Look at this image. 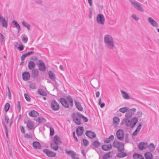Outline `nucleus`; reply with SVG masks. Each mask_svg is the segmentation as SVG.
I'll return each instance as SVG.
<instances>
[{
    "instance_id": "f257e3e1",
    "label": "nucleus",
    "mask_w": 159,
    "mask_h": 159,
    "mask_svg": "<svg viewBox=\"0 0 159 159\" xmlns=\"http://www.w3.org/2000/svg\"><path fill=\"white\" fill-rule=\"evenodd\" d=\"M104 41L106 47L109 50H112L115 47L114 42L112 36L109 34L105 35Z\"/></svg>"
},
{
    "instance_id": "f03ea898",
    "label": "nucleus",
    "mask_w": 159,
    "mask_h": 159,
    "mask_svg": "<svg viewBox=\"0 0 159 159\" xmlns=\"http://www.w3.org/2000/svg\"><path fill=\"white\" fill-rule=\"evenodd\" d=\"M60 102L62 105L66 108H68L69 106L72 107L73 103L72 98L69 96L67 97V99L63 98L60 99Z\"/></svg>"
},
{
    "instance_id": "7ed1b4c3",
    "label": "nucleus",
    "mask_w": 159,
    "mask_h": 159,
    "mask_svg": "<svg viewBox=\"0 0 159 159\" xmlns=\"http://www.w3.org/2000/svg\"><path fill=\"white\" fill-rule=\"evenodd\" d=\"M138 120V118L136 117H133L130 120L126 118L124 119V121L125 122L126 125L131 128H133L135 126Z\"/></svg>"
},
{
    "instance_id": "20e7f679",
    "label": "nucleus",
    "mask_w": 159,
    "mask_h": 159,
    "mask_svg": "<svg viewBox=\"0 0 159 159\" xmlns=\"http://www.w3.org/2000/svg\"><path fill=\"white\" fill-rule=\"evenodd\" d=\"M82 115L80 113L76 112L73 114V119L74 122L77 125L81 124V119Z\"/></svg>"
},
{
    "instance_id": "39448f33",
    "label": "nucleus",
    "mask_w": 159,
    "mask_h": 159,
    "mask_svg": "<svg viewBox=\"0 0 159 159\" xmlns=\"http://www.w3.org/2000/svg\"><path fill=\"white\" fill-rule=\"evenodd\" d=\"M131 4L138 11L141 12L144 11V9L141 4L137 2L134 0H129Z\"/></svg>"
},
{
    "instance_id": "423d86ee",
    "label": "nucleus",
    "mask_w": 159,
    "mask_h": 159,
    "mask_svg": "<svg viewBox=\"0 0 159 159\" xmlns=\"http://www.w3.org/2000/svg\"><path fill=\"white\" fill-rule=\"evenodd\" d=\"M113 146L115 148H117L119 152H122L124 150V146L123 143L120 142L117 140L114 141Z\"/></svg>"
},
{
    "instance_id": "0eeeda50",
    "label": "nucleus",
    "mask_w": 159,
    "mask_h": 159,
    "mask_svg": "<svg viewBox=\"0 0 159 159\" xmlns=\"http://www.w3.org/2000/svg\"><path fill=\"white\" fill-rule=\"evenodd\" d=\"M97 22L99 24L103 25L105 23V19L104 16L102 14H99L97 16Z\"/></svg>"
},
{
    "instance_id": "6e6552de",
    "label": "nucleus",
    "mask_w": 159,
    "mask_h": 159,
    "mask_svg": "<svg viewBox=\"0 0 159 159\" xmlns=\"http://www.w3.org/2000/svg\"><path fill=\"white\" fill-rule=\"evenodd\" d=\"M51 107L53 110L55 111L58 110L60 108L59 104L55 100H53L51 102Z\"/></svg>"
},
{
    "instance_id": "1a4fd4ad",
    "label": "nucleus",
    "mask_w": 159,
    "mask_h": 159,
    "mask_svg": "<svg viewBox=\"0 0 159 159\" xmlns=\"http://www.w3.org/2000/svg\"><path fill=\"white\" fill-rule=\"evenodd\" d=\"M136 111V109L135 108H133L130 109H129L125 114V116L127 118L131 117Z\"/></svg>"
},
{
    "instance_id": "9d476101",
    "label": "nucleus",
    "mask_w": 159,
    "mask_h": 159,
    "mask_svg": "<svg viewBox=\"0 0 159 159\" xmlns=\"http://www.w3.org/2000/svg\"><path fill=\"white\" fill-rule=\"evenodd\" d=\"M117 138L120 140H122L124 138V131L122 129H120L117 131L116 133Z\"/></svg>"
},
{
    "instance_id": "9b49d317",
    "label": "nucleus",
    "mask_w": 159,
    "mask_h": 159,
    "mask_svg": "<svg viewBox=\"0 0 159 159\" xmlns=\"http://www.w3.org/2000/svg\"><path fill=\"white\" fill-rule=\"evenodd\" d=\"M43 152L49 157H53L55 156L56 154L48 149H45L43 150Z\"/></svg>"
},
{
    "instance_id": "f8f14e48",
    "label": "nucleus",
    "mask_w": 159,
    "mask_h": 159,
    "mask_svg": "<svg viewBox=\"0 0 159 159\" xmlns=\"http://www.w3.org/2000/svg\"><path fill=\"white\" fill-rule=\"evenodd\" d=\"M38 67L39 70L42 71H44L46 70L44 63L42 60H39V61Z\"/></svg>"
},
{
    "instance_id": "ddd939ff",
    "label": "nucleus",
    "mask_w": 159,
    "mask_h": 159,
    "mask_svg": "<svg viewBox=\"0 0 159 159\" xmlns=\"http://www.w3.org/2000/svg\"><path fill=\"white\" fill-rule=\"evenodd\" d=\"M148 146L147 143L141 142L140 143L139 145V148L140 150H143L146 149Z\"/></svg>"
},
{
    "instance_id": "4468645a",
    "label": "nucleus",
    "mask_w": 159,
    "mask_h": 159,
    "mask_svg": "<svg viewBox=\"0 0 159 159\" xmlns=\"http://www.w3.org/2000/svg\"><path fill=\"white\" fill-rule=\"evenodd\" d=\"M85 134L88 137L91 139L93 138L96 136L95 134L91 131H87Z\"/></svg>"
},
{
    "instance_id": "2eb2a0df",
    "label": "nucleus",
    "mask_w": 159,
    "mask_h": 159,
    "mask_svg": "<svg viewBox=\"0 0 159 159\" xmlns=\"http://www.w3.org/2000/svg\"><path fill=\"white\" fill-rule=\"evenodd\" d=\"M22 77L24 80L27 81L30 79V74L29 72L25 71L23 73Z\"/></svg>"
},
{
    "instance_id": "dca6fc26",
    "label": "nucleus",
    "mask_w": 159,
    "mask_h": 159,
    "mask_svg": "<svg viewBox=\"0 0 159 159\" xmlns=\"http://www.w3.org/2000/svg\"><path fill=\"white\" fill-rule=\"evenodd\" d=\"M54 143L56 144H60L61 143V138L57 135L54 136L53 138Z\"/></svg>"
},
{
    "instance_id": "f3484780",
    "label": "nucleus",
    "mask_w": 159,
    "mask_h": 159,
    "mask_svg": "<svg viewBox=\"0 0 159 159\" xmlns=\"http://www.w3.org/2000/svg\"><path fill=\"white\" fill-rule=\"evenodd\" d=\"M148 20L150 24L154 27H157L158 24L152 17H149L148 19Z\"/></svg>"
},
{
    "instance_id": "a211bd4d",
    "label": "nucleus",
    "mask_w": 159,
    "mask_h": 159,
    "mask_svg": "<svg viewBox=\"0 0 159 159\" xmlns=\"http://www.w3.org/2000/svg\"><path fill=\"white\" fill-rule=\"evenodd\" d=\"M120 93L122 97L124 99L126 100H129L130 99V97L126 92H124L122 90H120Z\"/></svg>"
},
{
    "instance_id": "6ab92c4d",
    "label": "nucleus",
    "mask_w": 159,
    "mask_h": 159,
    "mask_svg": "<svg viewBox=\"0 0 159 159\" xmlns=\"http://www.w3.org/2000/svg\"><path fill=\"white\" fill-rule=\"evenodd\" d=\"M112 146L111 144L104 145L102 146V150L105 151L110 150Z\"/></svg>"
},
{
    "instance_id": "aec40b11",
    "label": "nucleus",
    "mask_w": 159,
    "mask_h": 159,
    "mask_svg": "<svg viewBox=\"0 0 159 159\" xmlns=\"http://www.w3.org/2000/svg\"><path fill=\"white\" fill-rule=\"evenodd\" d=\"M27 127L30 129H33L34 127V125L33 122L30 120H28L27 123Z\"/></svg>"
},
{
    "instance_id": "412c9836",
    "label": "nucleus",
    "mask_w": 159,
    "mask_h": 159,
    "mask_svg": "<svg viewBox=\"0 0 159 159\" xmlns=\"http://www.w3.org/2000/svg\"><path fill=\"white\" fill-rule=\"evenodd\" d=\"M84 128L83 127H79L76 129V132L78 135L81 136L83 133Z\"/></svg>"
},
{
    "instance_id": "4be33fe9",
    "label": "nucleus",
    "mask_w": 159,
    "mask_h": 159,
    "mask_svg": "<svg viewBox=\"0 0 159 159\" xmlns=\"http://www.w3.org/2000/svg\"><path fill=\"white\" fill-rule=\"evenodd\" d=\"M120 120V119L117 117H115L113 119V126L114 127H116L119 124Z\"/></svg>"
},
{
    "instance_id": "5701e85b",
    "label": "nucleus",
    "mask_w": 159,
    "mask_h": 159,
    "mask_svg": "<svg viewBox=\"0 0 159 159\" xmlns=\"http://www.w3.org/2000/svg\"><path fill=\"white\" fill-rule=\"evenodd\" d=\"M75 103L77 108L80 111H83V108L80 103L76 100L75 101Z\"/></svg>"
},
{
    "instance_id": "b1692460",
    "label": "nucleus",
    "mask_w": 159,
    "mask_h": 159,
    "mask_svg": "<svg viewBox=\"0 0 159 159\" xmlns=\"http://www.w3.org/2000/svg\"><path fill=\"white\" fill-rule=\"evenodd\" d=\"M39 113L36 111L34 110H32L30 111L29 114L30 116L32 117H36L39 116Z\"/></svg>"
},
{
    "instance_id": "393cba45",
    "label": "nucleus",
    "mask_w": 159,
    "mask_h": 159,
    "mask_svg": "<svg viewBox=\"0 0 159 159\" xmlns=\"http://www.w3.org/2000/svg\"><path fill=\"white\" fill-rule=\"evenodd\" d=\"M33 145L34 148L36 149H39L41 147L40 143L36 141H34L33 142Z\"/></svg>"
},
{
    "instance_id": "a878e982",
    "label": "nucleus",
    "mask_w": 159,
    "mask_h": 159,
    "mask_svg": "<svg viewBox=\"0 0 159 159\" xmlns=\"http://www.w3.org/2000/svg\"><path fill=\"white\" fill-rule=\"evenodd\" d=\"M142 126V125L141 124H140L137 127V128L135 129V130L133 132L132 135L133 136H136L137 135L140 130L141 127Z\"/></svg>"
},
{
    "instance_id": "bb28decb",
    "label": "nucleus",
    "mask_w": 159,
    "mask_h": 159,
    "mask_svg": "<svg viewBox=\"0 0 159 159\" xmlns=\"http://www.w3.org/2000/svg\"><path fill=\"white\" fill-rule=\"evenodd\" d=\"M48 74L49 78L52 80L55 81L56 80V76L54 73L51 71H49L48 72Z\"/></svg>"
},
{
    "instance_id": "cd10ccee",
    "label": "nucleus",
    "mask_w": 159,
    "mask_h": 159,
    "mask_svg": "<svg viewBox=\"0 0 159 159\" xmlns=\"http://www.w3.org/2000/svg\"><path fill=\"white\" fill-rule=\"evenodd\" d=\"M28 67L30 70H32L35 67V63L33 61H30L28 63Z\"/></svg>"
},
{
    "instance_id": "c85d7f7f",
    "label": "nucleus",
    "mask_w": 159,
    "mask_h": 159,
    "mask_svg": "<svg viewBox=\"0 0 159 159\" xmlns=\"http://www.w3.org/2000/svg\"><path fill=\"white\" fill-rule=\"evenodd\" d=\"M114 139L113 135H111L106 139L104 140V142L105 143H108L111 142Z\"/></svg>"
},
{
    "instance_id": "c756f323",
    "label": "nucleus",
    "mask_w": 159,
    "mask_h": 159,
    "mask_svg": "<svg viewBox=\"0 0 159 159\" xmlns=\"http://www.w3.org/2000/svg\"><path fill=\"white\" fill-rule=\"evenodd\" d=\"M35 120L39 123H44L46 122V120L42 117H39L35 119Z\"/></svg>"
},
{
    "instance_id": "7c9ffc66",
    "label": "nucleus",
    "mask_w": 159,
    "mask_h": 159,
    "mask_svg": "<svg viewBox=\"0 0 159 159\" xmlns=\"http://www.w3.org/2000/svg\"><path fill=\"white\" fill-rule=\"evenodd\" d=\"M38 92L39 94L43 96H46L47 95L46 92L41 89H38Z\"/></svg>"
},
{
    "instance_id": "2f4dec72",
    "label": "nucleus",
    "mask_w": 159,
    "mask_h": 159,
    "mask_svg": "<svg viewBox=\"0 0 159 159\" xmlns=\"http://www.w3.org/2000/svg\"><path fill=\"white\" fill-rule=\"evenodd\" d=\"M133 157L135 159H144V157L142 156L137 153L134 154Z\"/></svg>"
},
{
    "instance_id": "473e14b6",
    "label": "nucleus",
    "mask_w": 159,
    "mask_h": 159,
    "mask_svg": "<svg viewBox=\"0 0 159 159\" xmlns=\"http://www.w3.org/2000/svg\"><path fill=\"white\" fill-rule=\"evenodd\" d=\"M144 156L146 159H151L152 158V153L149 152H146L144 154Z\"/></svg>"
},
{
    "instance_id": "72a5a7b5",
    "label": "nucleus",
    "mask_w": 159,
    "mask_h": 159,
    "mask_svg": "<svg viewBox=\"0 0 159 159\" xmlns=\"http://www.w3.org/2000/svg\"><path fill=\"white\" fill-rule=\"evenodd\" d=\"M39 74V71L37 69H34L32 70V75L34 77H37Z\"/></svg>"
},
{
    "instance_id": "f704fd0d",
    "label": "nucleus",
    "mask_w": 159,
    "mask_h": 159,
    "mask_svg": "<svg viewBox=\"0 0 159 159\" xmlns=\"http://www.w3.org/2000/svg\"><path fill=\"white\" fill-rule=\"evenodd\" d=\"M0 22L2 23L3 27L6 28H7L8 26L7 21L6 20L5 18L1 20Z\"/></svg>"
},
{
    "instance_id": "c9c22d12",
    "label": "nucleus",
    "mask_w": 159,
    "mask_h": 159,
    "mask_svg": "<svg viewBox=\"0 0 159 159\" xmlns=\"http://www.w3.org/2000/svg\"><path fill=\"white\" fill-rule=\"evenodd\" d=\"M22 23L23 25L28 30L30 29V25L24 20L22 21Z\"/></svg>"
},
{
    "instance_id": "e433bc0d",
    "label": "nucleus",
    "mask_w": 159,
    "mask_h": 159,
    "mask_svg": "<svg viewBox=\"0 0 159 159\" xmlns=\"http://www.w3.org/2000/svg\"><path fill=\"white\" fill-rule=\"evenodd\" d=\"M66 153L69 155H70L71 157H73V155L75 154L76 153L74 151L70 150L68 151L67 150H65Z\"/></svg>"
},
{
    "instance_id": "4c0bfd02",
    "label": "nucleus",
    "mask_w": 159,
    "mask_h": 159,
    "mask_svg": "<svg viewBox=\"0 0 159 159\" xmlns=\"http://www.w3.org/2000/svg\"><path fill=\"white\" fill-rule=\"evenodd\" d=\"M12 23L14 24L15 27L18 29V32L20 30V28L19 25L17 23V22L15 20L12 21Z\"/></svg>"
},
{
    "instance_id": "58836bf2",
    "label": "nucleus",
    "mask_w": 159,
    "mask_h": 159,
    "mask_svg": "<svg viewBox=\"0 0 159 159\" xmlns=\"http://www.w3.org/2000/svg\"><path fill=\"white\" fill-rule=\"evenodd\" d=\"M57 145L58 144H55V143H53L51 144V147L53 150L55 151H57L58 148V146Z\"/></svg>"
},
{
    "instance_id": "ea45409f",
    "label": "nucleus",
    "mask_w": 159,
    "mask_h": 159,
    "mask_svg": "<svg viewBox=\"0 0 159 159\" xmlns=\"http://www.w3.org/2000/svg\"><path fill=\"white\" fill-rule=\"evenodd\" d=\"M129 109V108L127 107H125L120 108L119 109V111L122 113H124L127 112Z\"/></svg>"
},
{
    "instance_id": "a19ab883",
    "label": "nucleus",
    "mask_w": 159,
    "mask_h": 159,
    "mask_svg": "<svg viewBox=\"0 0 159 159\" xmlns=\"http://www.w3.org/2000/svg\"><path fill=\"white\" fill-rule=\"evenodd\" d=\"M148 148L149 150L151 152L153 151L155 149L154 145L153 143L150 144L148 146Z\"/></svg>"
},
{
    "instance_id": "79ce46f5",
    "label": "nucleus",
    "mask_w": 159,
    "mask_h": 159,
    "mask_svg": "<svg viewBox=\"0 0 159 159\" xmlns=\"http://www.w3.org/2000/svg\"><path fill=\"white\" fill-rule=\"evenodd\" d=\"M126 153L125 152H122L118 153L117 155V156L119 158H122L126 156Z\"/></svg>"
},
{
    "instance_id": "37998d69",
    "label": "nucleus",
    "mask_w": 159,
    "mask_h": 159,
    "mask_svg": "<svg viewBox=\"0 0 159 159\" xmlns=\"http://www.w3.org/2000/svg\"><path fill=\"white\" fill-rule=\"evenodd\" d=\"M111 152H108L103 155L102 159H107L110 156Z\"/></svg>"
},
{
    "instance_id": "c03bdc74",
    "label": "nucleus",
    "mask_w": 159,
    "mask_h": 159,
    "mask_svg": "<svg viewBox=\"0 0 159 159\" xmlns=\"http://www.w3.org/2000/svg\"><path fill=\"white\" fill-rule=\"evenodd\" d=\"M24 137L25 138L32 139L33 138L32 135L30 134L26 133L25 134Z\"/></svg>"
},
{
    "instance_id": "a18cd8bd",
    "label": "nucleus",
    "mask_w": 159,
    "mask_h": 159,
    "mask_svg": "<svg viewBox=\"0 0 159 159\" xmlns=\"http://www.w3.org/2000/svg\"><path fill=\"white\" fill-rule=\"evenodd\" d=\"M10 107V104L8 103H6L4 107L5 111H7L9 109Z\"/></svg>"
},
{
    "instance_id": "49530a36",
    "label": "nucleus",
    "mask_w": 159,
    "mask_h": 159,
    "mask_svg": "<svg viewBox=\"0 0 159 159\" xmlns=\"http://www.w3.org/2000/svg\"><path fill=\"white\" fill-rule=\"evenodd\" d=\"M100 145V143L96 141H95L93 143V146L95 148H98L99 146Z\"/></svg>"
},
{
    "instance_id": "de8ad7c7",
    "label": "nucleus",
    "mask_w": 159,
    "mask_h": 159,
    "mask_svg": "<svg viewBox=\"0 0 159 159\" xmlns=\"http://www.w3.org/2000/svg\"><path fill=\"white\" fill-rule=\"evenodd\" d=\"M1 37H0V41L2 43L3 42L5 41V38L4 35L0 33Z\"/></svg>"
},
{
    "instance_id": "09e8293b",
    "label": "nucleus",
    "mask_w": 159,
    "mask_h": 159,
    "mask_svg": "<svg viewBox=\"0 0 159 159\" xmlns=\"http://www.w3.org/2000/svg\"><path fill=\"white\" fill-rule=\"evenodd\" d=\"M26 100L28 102H30L31 100V98L26 93L24 94Z\"/></svg>"
},
{
    "instance_id": "8fccbe9b",
    "label": "nucleus",
    "mask_w": 159,
    "mask_h": 159,
    "mask_svg": "<svg viewBox=\"0 0 159 159\" xmlns=\"http://www.w3.org/2000/svg\"><path fill=\"white\" fill-rule=\"evenodd\" d=\"M83 144L85 146H87L88 145L89 143V141L85 139H83Z\"/></svg>"
},
{
    "instance_id": "3c124183",
    "label": "nucleus",
    "mask_w": 159,
    "mask_h": 159,
    "mask_svg": "<svg viewBox=\"0 0 159 159\" xmlns=\"http://www.w3.org/2000/svg\"><path fill=\"white\" fill-rule=\"evenodd\" d=\"M135 20L137 21L139 19V18L135 14H133L131 16Z\"/></svg>"
},
{
    "instance_id": "603ef678",
    "label": "nucleus",
    "mask_w": 159,
    "mask_h": 159,
    "mask_svg": "<svg viewBox=\"0 0 159 159\" xmlns=\"http://www.w3.org/2000/svg\"><path fill=\"white\" fill-rule=\"evenodd\" d=\"M7 87L8 90V96L9 97V99H11V91L10 90L9 87L8 86H7Z\"/></svg>"
},
{
    "instance_id": "864d4df0",
    "label": "nucleus",
    "mask_w": 159,
    "mask_h": 159,
    "mask_svg": "<svg viewBox=\"0 0 159 159\" xmlns=\"http://www.w3.org/2000/svg\"><path fill=\"white\" fill-rule=\"evenodd\" d=\"M29 87L33 89H35L36 88V87L34 83H31L29 85Z\"/></svg>"
},
{
    "instance_id": "5fc2aeb1",
    "label": "nucleus",
    "mask_w": 159,
    "mask_h": 159,
    "mask_svg": "<svg viewBox=\"0 0 159 159\" xmlns=\"http://www.w3.org/2000/svg\"><path fill=\"white\" fill-rule=\"evenodd\" d=\"M54 129L53 128L51 127L50 128V135L51 136L53 135L54 134Z\"/></svg>"
},
{
    "instance_id": "6e6d98bb",
    "label": "nucleus",
    "mask_w": 159,
    "mask_h": 159,
    "mask_svg": "<svg viewBox=\"0 0 159 159\" xmlns=\"http://www.w3.org/2000/svg\"><path fill=\"white\" fill-rule=\"evenodd\" d=\"M18 48L20 51H22L24 49V46L20 44L19 45V47Z\"/></svg>"
},
{
    "instance_id": "4d7b16f0",
    "label": "nucleus",
    "mask_w": 159,
    "mask_h": 159,
    "mask_svg": "<svg viewBox=\"0 0 159 159\" xmlns=\"http://www.w3.org/2000/svg\"><path fill=\"white\" fill-rule=\"evenodd\" d=\"M82 118L83 120L85 122H87L88 121V118L85 116H84L82 115Z\"/></svg>"
},
{
    "instance_id": "13d9d810",
    "label": "nucleus",
    "mask_w": 159,
    "mask_h": 159,
    "mask_svg": "<svg viewBox=\"0 0 159 159\" xmlns=\"http://www.w3.org/2000/svg\"><path fill=\"white\" fill-rule=\"evenodd\" d=\"M22 39L23 41L25 43H26L27 42L28 39L27 37H23Z\"/></svg>"
},
{
    "instance_id": "bf43d9fd",
    "label": "nucleus",
    "mask_w": 159,
    "mask_h": 159,
    "mask_svg": "<svg viewBox=\"0 0 159 159\" xmlns=\"http://www.w3.org/2000/svg\"><path fill=\"white\" fill-rule=\"evenodd\" d=\"M4 126L5 128V133H6L7 136H7H8V129H7V126H6V125L5 124H4Z\"/></svg>"
},
{
    "instance_id": "052dcab7",
    "label": "nucleus",
    "mask_w": 159,
    "mask_h": 159,
    "mask_svg": "<svg viewBox=\"0 0 159 159\" xmlns=\"http://www.w3.org/2000/svg\"><path fill=\"white\" fill-rule=\"evenodd\" d=\"M35 2L37 4H41L42 3V1L41 0H37L35 1Z\"/></svg>"
},
{
    "instance_id": "680f3d73",
    "label": "nucleus",
    "mask_w": 159,
    "mask_h": 159,
    "mask_svg": "<svg viewBox=\"0 0 159 159\" xmlns=\"http://www.w3.org/2000/svg\"><path fill=\"white\" fill-rule=\"evenodd\" d=\"M5 120L6 122L7 123V124L8 123V121L9 120V118L8 116H5Z\"/></svg>"
},
{
    "instance_id": "e2e57ef3",
    "label": "nucleus",
    "mask_w": 159,
    "mask_h": 159,
    "mask_svg": "<svg viewBox=\"0 0 159 159\" xmlns=\"http://www.w3.org/2000/svg\"><path fill=\"white\" fill-rule=\"evenodd\" d=\"M20 130L21 132L23 133H25V130L24 128L22 126H20Z\"/></svg>"
},
{
    "instance_id": "0e129e2a",
    "label": "nucleus",
    "mask_w": 159,
    "mask_h": 159,
    "mask_svg": "<svg viewBox=\"0 0 159 159\" xmlns=\"http://www.w3.org/2000/svg\"><path fill=\"white\" fill-rule=\"evenodd\" d=\"M18 108L19 110V111H20V101L18 102Z\"/></svg>"
},
{
    "instance_id": "69168bd1",
    "label": "nucleus",
    "mask_w": 159,
    "mask_h": 159,
    "mask_svg": "<svg viewBox=\"0 0 159 159\" xmlns=\"http://www.w3.org/2000/svg\"><path fill=\"white\" fill-rule=\"evenodd\" d=\"M88 0V2L89 5L91 7H92V0Z\"/></svg>"
},
{
    "instance_id": "338daca9",
    "label": "nucleus",
    "mask_w": 159,
    "mask_h": 159,
    "mask_svg": "<svg viewBox=\"0 0 159 159\" xmlns=\"http://www.w3.org/2000/svg\"><path fill=\"white\" fill-rule=\"evenodd\" d=\"M34 52L33 51L29 52L26 53L27 54L28 56H29L31 54H32L34 53Z\"/></svg>"
},
{
    "instance_id": "774afa93",
    "label": "nucleus",
    "mask_w": 159,
    "mask_h": 159,
    "mask_svg": "<svg viewBox=\"0 0 159 159\" xmlns=\"http://www.w3.org/2000/svg\"><path fill=\"white\" fill-rule=\"evenodd\" d=\"M99 95H100V92L99 91H98V92H96V96L97 98H98L99 97Z\"/></svg>"
}]
</instances>
